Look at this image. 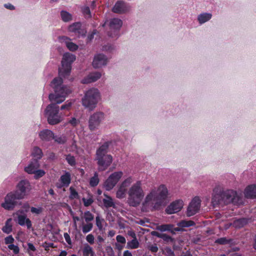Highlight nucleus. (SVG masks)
I'll use <instances>...</instances> for the list:
<instances>
[{
    "mask_svg": "<svg viewBox=\"0 0 256 256\" xmlns=\"http://www.w3.org/2000/svg\"><path fill=\"white\" fill-rule=\"evenodd\" d=\"M134 182V178L131 176L124 180L118 186L116 197L119 199L124 198H126L127 194L128 202L129 205L136 206L144 199V192L141 181Z\"/></svg>",
    "mask_w": 256,
    "mask_h": 256,
    "instance_id": "obj_1",
    "label": "nucleus"
},
{
    "mask_svg": "<svg viewBox=\"0 0 256 256\" xmlns=\"http://www.w3.org/2000/svg\"><path fill=\"white\" fill-rule=\"evenodd\" d=\"M168 196L167 188L164 184L154 187L146 195L142 204L143 212L158 210L163 205Z\"/></svg>",
    "mask_w": 256,
    "mask_h": 256,
    "instance_id": "obj_2",
    "label": "nucleus"
},
{
    "mask_svg": "<svg viewBox=\"0 0 256 256\" xmlns=\"http://www.w3.org/2000/svg\"><path fill=\"white\" fill-rule=\"evenodd\" d=\"M62 79L60 78H54L51 83V86L54 89V94L49 95L50 102L56 104H60L63 102L66 97L72 92L69 87L62 86Z\"/></svg>",
    "mask_w": 256,
    "mask_h": 256,
    "instance_id": "obj_3",
    "label": "nucleus"
},
{
    "mask_svg": "<svg viewBox=\"0 0 256 256\" xmlns=\"http://www.w3.org/2000/svg\"><path fill=\"white\" fill-rule=\"evenodd\" d=\"M236 195V193L233 190H224L220 186H216L213 190L212 203L214 206L221 204H228L232 202Z\"/></svg>",
    "mask_w": 256,
    "mask_h": 256,
    "instance_id": "obj_4",
    "label": "nucleus"
},
{
    "mask_svg": "<svg viewBox=\"0 0 256 256\" xmlns=\"http://www.w3.org/2000/svg\"><path fill=\"white\" fill-rule=\"evenodd\" d=\"M101 98L100 93L96 88H91L86 90L82 98V105L90 110H94Z\"/></svg>",
    "mask_w": 256,
    "mask_h": 256,
    "instance_id": "obj_5",
    "label": "nucleus"
},
{
    "mask_svg": "<svg viewBox=\"0 0 256 256\" xmlns=\"http://www.w3.org/2000/svg\"><path fill=\"white\" fill-rule=\"evenodd\" d=\"M108 149L107 144L100 146L96 151V160H98V168L100 170H106L112 162L111 155L106 154Z\"/></svg>",
    "mask_w": 256,
    "mask_h": 256,
    "instance_id": "obj_6",
    "label": "nucleus"
},
{
    "mask_svg": "<svg viewBox=\"0 0 256 256\" xmlns=\"http://www.w3.org/2000/svg\"><path fill=\"white\" fill-rule=\"evenodd\" d=\"M59 110L60 108L56 104H50L46 106L44 115L49 124L55 125L63 120V116L59 114Z\"/></svg>",
    "mask_w": 256,
    "mask_h": 256,
    "instance_id": "obj_7",
    "label": "nucleus"
},
{
    "mask_svg": "<svg viewBox=\"0 0 256 256\" xmlns=\"http://www.w3.org/2000/svg\"><path fill=\"white\" fill-rule=\"evenodd\" d=\"M76 60V56L71 54L66 53L63 55L62 66L59 69V74L62 76H68L71 70V64Z\"/></svg>",
    "mask_w": 256,
    "mask_h": 256,
    "instance_id": "obj_8",
    "label": "nucleus"
},
{
    "mask_svg": "<svg viewBox=\"0 0 256 256\" xmlns=\"http://www.w3.org/2000/svg\"><path fill=\"white\" fill-rule=\"evenodd\" d=\"M32 190V186L28 180H20L16 186V190L14 191L17 198L23 199L28 196Z\"/></svg>",
    "mask_w": 256,
    "mask_h": 256,
    "instance_id": "obj_9",
    "label": "nucleus"
},
{
    "mask_svg": "<svg viewBox=\"0 0 256 256\" xmlns=\"http://www.w3.org/2000/svg\"><path fill=\"white\" fill-rule=\"evenodd\" d=\"M123 174L122 171H118L110 174L104 184V188L108 191L112 190L122 178Z\"/></svg>",
    "mask_w": 256,
    "mask_h": 256,
    "instance_id": "obj_10",
    "label": "nucleus"
},
{
    "mask_svg": "<svg viewBox=\"0 0 256 256\" xmlns=\"http://www.w3.org/2000/svg\"><path fill=\"white\" fill-rule=\"evenodd\" d=\"M104 118V114L102 112H98L92 114L88 120V128L90 130L94 131L98 130Z\"/></svg>",
    "mask_w": 256,
    "mask_h": 256,
    "instance_id": "obj_11",
    "label": "nucleus"
},
{
    "mask_svg": "<svg viewBox=\"0 0 256 256\" xmlns=\"http://www.w3.org/2000/svg\"><path fill=\"white\" fill-rule=\"evenodd\" d=\"M108 25L110 34L108 35L111 37H114L118 35V32L122 24V21L118 18H114L106 22L104 26Z\"/></svg>",
    "mask_w": 256,
    "mask_h": 256,
    "instance_id": "obj_12",
    "label": "nucleus"
},
{
    "mask_svg": "<svg viewBox=\"0 0 256 256\" xmlns=\"http://www.w3.org/2000/svg\"><path fill=\"white\" fill-rule=\"evenodd\" d=\"M16 200L20 199L17 198L15 192H10L4 198V201L2 204V206L7 210H12L16 204Z\"/></svg>",
    "mask_w": 256,
    "mask_h": 256,
    "instance_id": "obj_13",
    "label": "nucleus"
},
{
    "mask_svg": "<svg viewBox=\"0 0 256 256\" xmlns=\"http://www.w3.org/2000/svg\"><path fill=\"white\" fill-rule=\"evenodd\" d=\"M201 200L198 196L192 198L187 209V215L188 216H194L198 212L200 206Z\"/></svg>",
    "mask_w": 256,
    "mask_h": 256,
    "instance_id": "obj_14",
    "label": "nucleus"
},
{
    "mask_svg": "<svg viewBox=\"0 0 256 256\" xmlns=\"http://www.w3.org/2000/svg\"><path fill=\"white\" fill-rule=\"evenodd\" d=\"M184 206V202L178 200L172 202L166 210L168 214H172L180 212Z\"/></svg>",
    "mask_w": 256,
    "mask_h": 256,
    "instance_id": "obj_15",
    "label": "nucleus"
},
{
    "mask_svg": "<svg viewBox=\"0 0 256 256\" xmlns=\"http://www.w3.org/2000/svg\"><path fill=\"white\" fill-rule=\"evenodd\" d=\"M108 62V59L102 54H96L92 62V66L95 68H100L106 64Z\"/></svg>",
    "mask_w": 256,
    "mask_h": 256,
    "instance_id": "obj_16",
    "label": "nucleus"
},
{
    "mask_svg": "<svg viewBox=\"0 0 256 256\" xmlns=\"http://www.w3.org/2000/svg\"><path fill=\"white\" fill-rule=\"evenodd\" d=\"M22 212L18 211L16 213V215L17 216L18 223L21 226H26L28 229H30L32 228V224L31 220L28 218L26 215L21 214Z\"/></svg>",
    "mask_w": 256,
    "mask_h": 256,
    "instance_id": "obj_17",
    "label": "nucleus"
},
{
    "mask_svg": "<svg viewBox=\"0 0 256 256\" xmlns=\"http://www.w3.org/2000/svg\"><path fill=\"white\" fill-rule=\"evenodd\" d=\"M58 41L62 44H65L70 51H74L78 48V46L72 42L71 40L66 36L60 37Z\"/></svg>",
    "mask_w": 256,
    "mask_h": 256,
    "instance_id": "obj_18",
    "label": "nucleus"
},
{
    "mask_svg": "<svg viewBox=\"0 0 256 256\" xmlns=\"http://www.w3.org/2000/svg\"><path fill=\"white\" fill-rule=\"evenodd\" d=\"M102 76V74L100 72H94L90 74L86 78L82 80V82L83 84H88L94 82L98 80Z\"/></svg>",
    "mask_w": 256,
    "mask_h": 256,
    "instance_id": "obj_19",
    "label": "nucleus"
},
{
    "mask_svg": "<svg viewBox=\"0 0 256 256\" xmlns=\"http://www.w3.org/2000/svg\"><path fill=\"white\" fill-rule=\"evenodd\" d=\"M130 7L122 2H118L114 6L112 10L116 13H123L127 12Z\"/></svg>",
    "mask_w": 256,
    "mask_h": 256,
    "instance_id": "obj_20",
    "label": "nucleus"
},
{
    "mask_svg": "<svg viewBox=\"0 0 256 256\" xmlns=\"http://www.w3.org/2000/svg\"><path fill=\"white\" fill-rule=\"evenodd\" d=\"M54 132L49 130H44L39 133L40 138L43 141L49 142L54 138Z\"/></svg>",
    "mask_w": 256,
    "mask_h": 256,
    "instance_id": "obj_21",
    "label": "nucleus"
},
{
    "mask_svg": "<svg viewBox=\"0 0 256 256\" xmlns=\"http://www.w3.org/2000/svg\"><path fill=\"white\" fill-rule=\"evenodd\" d=\"M244 194L248 198H256V184L248 186L244 190Z\"/></svg>",
    "mask_w": 256,
    "mask_h": 256,
    "instance_id": "obj_22",
    "label": "nucleus"
},
{
    "mask_svg": "<svg viewBox=\"0 0 256 256\" xmlns=\"http://www.w3.org/2000/svg\"><path fill=\"white\" fill-rule=\"evenodd\" d=\"M40 167V164L37 160L32 162L24 168L25 171L29 174H33Z\"/></svg>",
    "mask_w": 256,
    "mask_h": 256,
    "instance_id": "obj_23",
    "label": "nucleus"
},
{
    "mask_svg": "<svg viewBox=\"0 0 256 256\" xmlns=\"http://www.w3.org/2000/svg\"><path fill=\"white\" fill-rule=\"evenodd\" d=\"M61 185L60 187L67 186L70 182V174L68 172H66L60 178Z\"/></svg>",
    "mask_w": 256,
    "mask_h": 256,
    "instance_id": "obj_24",
    "label": "nucleus"
},
{
    "mask_svg": "<svg viewBox=\"0 0 256 256\" xmlns=\"http://www.w3.org/2000/svg\"><path fill=\"white\" fill-rule=\"evenodd\" d=\"M81 24L80 22H75L70 25L68 28L70 32L74 33L79 35L80 33Z\"/></svg>",
    "mask_w": 256,
    "mask_h": 256,
    "instance_id": "obj_25",
    "label": "nucleus"
},
{
    "mask_svg": "<svg viewBox=\"0 0 256 256\" xmlns=\"http://www.w3.org/2000/svg\"><path fill=\"white\" fill-rule=\"evenodd\" d=\"M212 14L210 13H202L199 14L198 16V20L199 23L202 24L211 19Z\"/></svg>",
    "mask_w": 256,
    "mask_h": 256,
    "instance_id": "obj_26",
    "label": "nucleus"
},
{
    "mask_svg": "<svg viewBox=\"0 0 256 256\" xmlns=\"http://www.w3.org/2000/svg\"><path fill=\"white\" fill-rule=\"evenodd\" d=\"M12 218H8L4 226L2 228V230L4 232L7 234H10L12 231V224H11Z\"/></svg>",
    "mask_w": 256,
    "mask_h": 256,
    "instance_id": "obj_27",
    "label": "nucleus"
},
{
    "mask_svg": "<svg viewBox=\"0 0 256 256\" xmlns=\"http://www.w3.org/2000/svg\"><path fill=\"white\" fill-rule=\"evenodd\" d=\"M60 16L62 20L64 22H68L72 20V14L66 10H62L60 12Z\"/></svg>",
    "mask_w": 256,
    "mask_h": 256,
    "instance_id": "obj_28",
    "label": "nucleus"
},
{
    "mask_svg": "<svg viewBox=\"0 0 256 256\" xmlns=\"http://www.w3.org/2000/svg\"><path fill=\"white\" fill-rule=\"evenodd\" d=\"M83 255L84 256H94V252L92 248L86 244L83 249Z\"/></svg>",
    "mask_w": 256,
    "mask_h": 256,
    "instance_id": "obj_29",
    "label": "nucleus"
},
{
    "mask_svg": "<svg viewBox=\"0 0 256 256\" xmlns=\"http://www.w3.org/2000/svg\"><path fill=\"white\" fill-rule=\"evenodd\" d=\"M32 155L36 160L41 158L42 156V152L39 148L35 147L32 152Z\"/></svg>",
    "mask_w": 256,
    "mask_h": 256,
    "instance_id": "obj_30",
    "label": "nucleus"
},
{
    "mask_svg": "<svg viewBox=\"0 0 256 256\" xmlns=\"http://www.w3.org/2000/svg\"><path fill=\"white\" fill-rule=\"evenodd\" d=\"M104 196L106 198L103 200L104 206L106 208L114 206V204L112 198L106 194H104Z\"/></svg>",
    "mask_w": 256,
    "mask_h": 256,
    "instance_id": "obj_31",
    "label": "nucleus"
},
{
    "mask_svg": "<svg viewBox=\"0 0 256 256\" xmlns=\"http://www.w3.org/2000/svg\"><path fill=\"white\" fill-rule=\"evenodd\" d=\"M139 242L136 238H133L132 240L128 242L127 246L129 248L134 249L138 247Z\"/></svg>",
    "mask_w": 256,
    "mask_h": 256,
    "instance_id": "obj_32",
    "label": "nucleus"
},
{
    "mask_svg": "<svg viewBox=\"0 0 256 256\" xmlns=\"http://www.w3.org/2000/svg\"><path fill=\"white\" fill-rule=\"evenodd\" d=\"M74 100H68L61 106L60 110L65 111H68L70 110L72 105L74 104Z\"/></svg>",
    "mask_w": 256,
    "mask_h": 256,
    "instance_id": "obj_33",
    "label": "nucleus"
},
{
    "mask_svg": "<svg viewBox=\"0 0 256 256\" xmlns=\"http://www.w3.org/2000/svg\"><path fill=\"white\" fill-rule=\"evenodd\" d=\"M99 182V178L97 172H95L94 176L92 177L90 181V185L92 186H95L98 184Z\"/></svg>",
    "mask_w": 256,
    "mask_h": 256,
    "instance_id": "obj_34",
    "label": "nucleus"
},
{
    "mask_svg": "<svg viewBox=\"0 0 256 256\" xmlns=\"http://www.w3.org/2000/svg\"><path fill=\"white\" fill-rule=\"evenodd\" d=\"M194 224V222L191 220H182L178 224V226L180 228L189 227Z\"/></svg>",
    "mask_w": 256,
    "mask_h": 256,
    "instance_id": "obj_35",
    "label": "nucleus"
},
{
    "mask_svg": "<svg viewBox=\"0 0 256 256\" xmlns=\"http://www.w3.org/2000/svg\"><path fill=\"white\" fill-rule=\"evenodd\" d=\"M173 228V226L172 224H162L158 226L157 229L160 231L164 232L171 230Z\"/></svg>",
    "mask_w": 256,
    "mask_h": 256,
    "instance_id": "obj_36",
    "label": "nucleus"
},
{
    "mask_svg": "<svg viewBox=\"0 0 256 256\" xmlns=\"http://www.w3.org/2000/svg\"><path fill=\"white\" fill-rule=\"evenodd\" d=\"M93 227V224L91 222H87L86 224H83L82 227V232L84 234L90 232Z\"/></svg>",
    "mask_w": 256,
    "mask_h": 256,
    "instance_id": "obj_37",
    "label": "nucleus"
},
{
    "mask_svg": "<svg viewBox=\"0 0 256 256\" xmlns=\"http://www.w3.org/2000/svg\"><path fill=\"white\" fill-rule=\"evenodd\" d=\"M52 140H54L55 142L60 144H64L66 142V138L65 136H55L54 134V138H52Z\"/></svg>",
    "mask_w": 256,
    "mask_h": 256,
    "instance_id": "obj_38",
    "label": "nucleus"
},
{
    "mask_svg": "<svg viewBox=\"0 0 256 256\" xmlns=\"http://www.w3.org/2000/svg\"><path fill=\"white\" fill-rule=\"evenodd\" d=\"M84 218L86 222H90L94 220V216L89 211H87L84 213Z\"/></svg>",
    "mask_w": 256,
    "mask_h": 256,
    "instance_id": "obj_39",
    "label": "nucleus"
},
{
    "mask_svg": "<svg viewBox=\"0 0 256 256\" xmlns=\"http://www.w3.org/2000/svg\"><path fill=\"white\" fill-rule=\"evenodd\" d=\"M246 223L245 220L244 219H238L235 220L233 222V225L236 228H241L244 226V224Z\"/></svg>",
    "mask_w": 256,
    "mask_h": 256,
    "instance_id": "obj_40",
    "label": "nucleus"
},
{
    "mask_svg": "<svg viewBox=\"0 0 256 256\" xmlns=\"http://www.w3.org/2000/svg\"><path fill=\"white\" fill-rule=\"evenodd\" d=\"M45 172L42 170L37 169L36 171L33 174H34V178L35 179H38L45 174Z\"/></svg>",
    "mask_w": 256,
    "mask_h": 256,
    "instance_id": "obj_41",
    "label": "nucleus"
},
{
    "mask_svg": "<svg viewBox=\"0 0 256 256\" xmlns=\"http://www.w3.org/2000/svg\"><path fill=\"white\" fill-rule=\"evenodd\" d=\"M70 198L71 199H76L78 198V194L76 190L72 187L70 188Z\"/></svg>",
    "mask_w": 256,
    "mask_h": 256,
    "instance_id": "obj_42",
    "label": "nucleus"
},
{
    "mask_svg": "<svg viewBox=\"0 0 256 256\" xmlns=\"http://www.w3.org/2000/svg\"><path fill=\"white\" fill-rule=\"evenodd\" d=\"M8 248L9 250H12L14 254H18L20 252V248L16 245L14 244H9Z\"/></svg>",
    "mask_w": 256,
    "mask_h": 256,
    "instance_id": "obj_43",
    "label": "nucleus"
},
{
    "mask_svg": "<svg viewBox=\"0 0 256 256\" xmlns=\"http://www.w3.org/2000/svg\"><path fill=\"white\" fill-rule=\"evenodd\" d=\"M30 210L32 214H39L42 212L43 208L40 206H38L36 208L32 207L30 208Z\"/></svg>",
    "mask_w": 256,
    "mask_h": 256,
    "instance_id": "obj_44",
    "label": "nucleus"
},
{
    "mask_svg": "<svg viewBox=\"0 0 256 256\" xmlns=\"http://www.w3.org/2000/svg\"><path fill=\"white\" fill-rule=\"evenodd\" d=\"M66 160L68 162L71 166H74L76 164V160L74 156L68 155L66 157Z\"/></svg>",
    "mask_w": 256,
    "mask_h": 256,
    "instance_id": "obj_45",
    "label": "nucleus"
},
{
    "mask_svg": "<svg viewBox=\"0 0 256 256\" xmlns=\"http://www.w3.org/2000/svg\"><path fill=\"white\" fill-rule=\"evenodd\" d=\"M14 241V239L12 236H6L4 238V242L8 246L9 244H13Z\"/></svg>",
    "mask_w": 256,
    "mask_h": 256,
    "instance_id": "obj_46",
    "label": "nucleus"
},
{
    "mask_svg": "<svg viewBox=\"0 0 256 256\" xmlns=\"http://www.w3.org/2000/svg\"><path fill=\"white\" fill-rule=\"evenodd\" d=\"M82 201L86 206H90L94 202L92 198H83Z\"/></svg>",
    "mask_w": 256,
    "mask_h": 256,
    "instance_id": "obj_47",
    "label": "nucleus"
},
{
    "mask_svg": "<svg viewBox=\"0 0 256 256\" xmlns=\"http://www.w3.org/2000/svg\"><path fill=\"white\" fill-rule=\"evenodd\" d=\"M96 224L99 229H101L102 228V222L104 220L101 219L98 216H96Z\"/></svg>",
    "mask_w": 256,
    "mask_h": 256,
    "instance_id": "obj_48",
    "label": "nucleus"
},
{
    "mask_svg": "<svg viewBox=\"0 0 256 256\" xmlns=\"http://www.w3.org/2000/svg\"><path fill=\"white\" fill-rule=\"evenodd\" d=\"M230 242V240H227L225 238H222L216 240V242L221 244H226Z\"/></svg>",
    "mask_w": 256,
    "mask_h": 256,
    "instance_id": "obj_49",
    "label": "nucleus"
},
{
    "mask_svg": "<svg viewBox=\"0 0 256 256\" xmlns=\"http://www.w3.org/2000/svg\"><path fill=\"white\" fill-rule=\"evenodd\" d=\"M94 238L92 234H89L86 236V240L90 244H93L94 242Z\"/></svg>",
    "mask_w": 256,
    "mask_h": 256,
    "instance_id": "obj_50",
    "label": "nucleus"
},
{
    "mask_svg": "<svg viewBox=\"0 0 256 256\" xmlns=\"http://www.w3.org/2000/svg\"><path fill=\"white\" fill-rule=\"evenodd\" d=\"M68 123L72 126H76L79 123V120L75 118H72L69 120Z\"/></svg>",
    "mask_w": 256,
    "mask_h": 256,
    "instance_id": "obj_51",
    "label": "nucleus"
},
{
    "mask_svg": "<svg viewBox=\"0 0 256 256\" xmlns=\"http://www.w3.org/2000/svg\"><path fill=\"white\" fill-rule=\"evenodd\" d=\"M116 239L118 242L122 243V244H125L126 243V239L125 238L120 235H118L116 237Z\"/></svg>",
    "mask_w": 256,
    "mask_h": 256,
    "instance_id": "obj_52",
    "label": "nucleus"
},
{
    "mask_svg": "<svg viewBox=\"0 0 256 256\" xmlns=\"http://www.w3.org/2000/svg\"><path fill=\"white\" fill-rule=\"evenodd\" d=\"M64 239H65L66 241L67 242V243L68 244L71 245L72 241H71V238H70V235L68 233H64Z\"/></svg>",
    "mask_w": 256,
    "mask_h": 256,
    "instance_id": "obj_53",
    "label": "nucleus"
},
{
    "mask_svg": "<svg viewBox=\"0 0 256 256\" xmlns=\"http://www.w3.org/2000/svg\"><path fill=\"white\" fill-rule=\"evenodd\" d=\"M82 12L84 14L88 15V16H90V8L88 7V6L84 7L82 9Z\"/></svg>",
    "mask_w": 256,
    "mask_h": 256,
    "instance_id": "obj_54",
    "label": "nucleus"
},
{
    "mask_svg": "<svg viewBox=\"0 0 256 256\" xmlns=\"http://www.w3.org/2000/svg\"><path fill=\"white\" fill-rule=\"evenodd\" d=\"M80 218L78 216H73V220L74 222V226L76 228L77 226H76V222L80 220Z\"/></svg>",
    "mask_w": 256,
    "mask_h": 256,
    "instance_id": "obj_55",
    "label": "nucleus"
},
{
    "mask_svg": "<svg viewBox=\"0 0 256 256\" xmlns=\"http://www.w3.org/2000/svg\"><path fill=\"white\" fill-rule=\"evenodd\" d=\"M28 249L29 250H30L32 251H34L36 250V248H35L34 246L32 244L28 243Z\"/></svg>",
    "mask_w": 256,
    "mask_h": 256,
    "instance_id": "obj_56",
    "label": "nucleus"
},
{
    "mask_svg": "<svg viewBox=\"0 0 256 256\" xmlns=\"http://www.w3.org/2000/svg\"><path fill=\"white\" fill-rule=\"evenodd\" d=\"M128 236H130L132 238H136V234L134 231L130 230L128 232Z\"/></svg>",
    "mask_w": 256,
    "mask_h": 256,
    "instance_id": "obj_57",
    "label": "nucleus"
},
{
    "mask_svg": "<svg viewBox=\"0 0 256 256\" xmlns=\"http://www.w3.org/2000/svg\"><path fill=\"white\" fill-rule=\"evenodd\" d=\"M150 250L152 252H156L158 250V248L156 246V245H154V246H150Z\"/></svg>",
    "mask_w": 256,
    "mask_h": 256,
    "instance_id": "obj_58",
    "label": "nucleus"
},
{
    "mask_svg": "<svg viewBox=\"0 0 256 256\" xmlns=\"http://www.w3.org/2000/svg\"><path fill=\"white\" fill-rule=\"evenodd\" d=\"M162 238L164 240L167 241H172V239L170 237L168 236H166V234H162Z\"/></svg>",
    "mask_w": 256,
    "mask_h": 256,
    "instance_id": "obj_59",
    "label": "nucleus"
},
{
    "mask_svg": "<svg viewBox=\"0 0 256 256\" xmlns=\"http://www.w3.org/2000/svg\"><path fill=\"white\" fill-rule=\"evenodd\" d=\"M123 256H132V253L128 250H126L124 252Z\"/></svg>",
    "mask_w": 256,
    "mask_h": 256,
    "instance_id": "obj_60",
    "label": "nucleus"
},
{
    "mask_svg": "<svg viewBox=\"0 0 256 256\" xmlns=\"http://www.w3.org/2000/svg\"><path fill=\"white\" fill-rule=\"evenodd\" d=\"M4 6L10 10H13L14 8V6L10 4H6Z\"/></svg>",
    "mask_w": 256,
    "mask_h": 256,
    "instance_id": "obj_61",
    "label": "nucleus"
},
{
    "mask_svg": "<svg viewBox=\"0 0 256 256\" xmlns=\"http://www.w3.org/2000/svg\"><path fill=\"white\" fill-rule=\"evenodd\" d=\"M166 250L168 252L169 256H174V252L170 249L167 248V249H166Z\"/></svg>",
    "mask_w": 256,
    "mask_h": 256,
    "instance_id": "obj_62",
    "label": "nucleus"
},
{
    "mask_svg": "<svg viewBox=\"0 0 256 256\" xmlns=\"http://www.w3.org/2000/svg\"><path fill=\"white\" fill-rule=\"evenodd\" d=\"M114 234H115V232L113 230L110 231L108 232V236H110L112 237V236H114Z\"/></svg>",
    "mask_w": 256,
    "mask_h": 256,
    "instance_id": "obj_63",
    "label": "nucleus"
},
{
    "mask_svg": "<svg viewBox=\"0 0 256 256\" xmlns=\"http://www.w3.org/2000/svg\"><path fill=\"white\" fill-rule=\"evenodd\" d=\"M48 193L51 194V195H54V191L52 189H50L48 190Z\"/></svg>",
    "mask_w": 256,
    "mask_h": 256,
    "instance_id": "obj_64",
    "label": "nucleus"
}]
</instances>
